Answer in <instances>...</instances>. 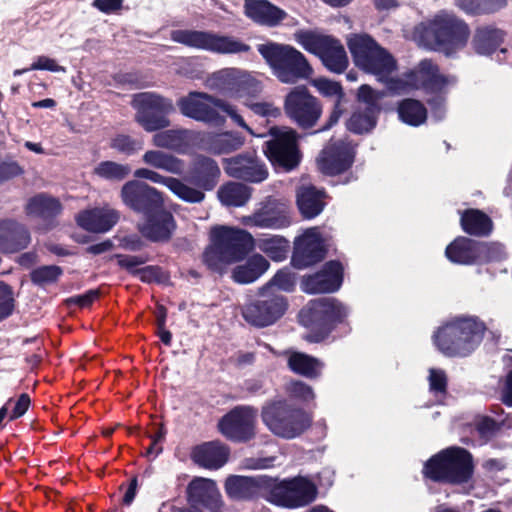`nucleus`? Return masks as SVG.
Listing matches in <instances>:
<instances>
[{"label": "nucleus", "instance_id": "obj_12", "mask_svg": "<svg viewBox=\"0 0 512 512\" xmlns=\"http://www.w3.org/2000/svg\"><path fill=\"white\" fill-rule=\"evenodd\" d=\"M504 247L497 242H483L458 236L445 249L447 259L459 265H483L504 258Z\"/></svg>", "mask_w": 512, "mask_h": 512}, {"label": "nucleus", "instance_id": "obj_26", "mask_svg": "<svg viewBox=\"0 0 512 512\" xmlns=\"http://www.w3.org/2000/svg\"><path fill=\"white\" fill-rule=\"evenodd\" d=\"M287 309V299L281 295H273L246 305L243 317L245 320H279Z\"/></svg>", "mask_w": 512, "mask_h": 512}, {"label": "nucleus", "instance_id": "obj_13", "mask_svg": "<svg viewBox=\"0 0 512 512\" xmlns=\"http://www.w3.org/2000/svg\"><path fill=\"white\" fill-rule=\"evenodd\" d=\"M298 139L293 128L271 129V139L264 143L263 151L274 168L289 172L298 167L302 159Z\"/></svg>", "mask_w": 512, "mask_h": 512}, {"label": "nucleus", "instance_id": "obj_4", "mask_svg": "<svg viewBox=\"0 0 512 512\" xmlns=\"http://www.w3.org/2000/svg\"><path fill=\"white\" fill-rule=\"evenodd\" d=\"M257 51L281 83L293 84L313 73L306 56L292 45L268 41L258 44Z\"/></svg>", "mask_w": 512, "mask_h": 512}, {"label": "nucleus", "instance_id": "obj_48", "mask_svg": "<svg viewBox=\"0 0 512 512\" xmlns=\"http://www.w3.org/2000/svg\"><path fill=\"white\" fill-rule=\"evenodd\" d=\"M95 174L107 180L121 181L131 172L130 166L114 161H102L94 170Z\"/></svg>", "mask_w": 512, "mask_h": 512}, {"label": "nucleus", "instance_id": "obj_49", "mask_svg": "<svg viewBox=\"0 0 512 512\" xmlns=\"http://www.w3.org/2000/svg\"><path fill=\"white\" fill-rule=\"evenodd\" d=\"M330 35L317 34L308 30H299L294 34L295 40L308 52L318 55Z\"/></svg>", "mask_w": 512, "mask_h": 512}, {"label": "nucleus", "instance_id": "obj_5", "mask_svg": "<svg viewBox=\"0 0 512 512\" xmlns=\"http://www.w3.org/2000/svg\"><path fill=\"white\" fill-rule=\"evenodd\" d=\"M261 419L274 435L294 439L311 425L310 416L302 409L282 399L267 401L261 409Z\"/></svg>", "mask_w": 512, "mask_h": 512}, {"label": "nucleus", "instance_id": "obj_9", "mask_svg": "<svg viewBox=\"0 0 512 512\" xmlns=\"http://www.w3.org/2000/svg\"><path fill=\"white\" fill-rule=\"evenodd\" d=\"M131 106L134 120L146 132H156L171 125L169 116L175 112L171 98L157 92H140L133 95Z\"/></svg>", "mask_w": 512, "mask_h": 512}, {"label": "nucleus", "instance_id": "obj_21", "mask_svg": "<svg viewBox=\"0 0 512 512\" xmlns=\"http://www.w3.org/2000/svg\"><path fill=\"white\" fill-rule=\"evenodd\" d=\"M355 156V147L350 142L337 140L322 150L318 160L319 168L325 175L336 176L352 167Z\"/></svg>", "mask_w": 512, "mask_h": 512}, {"label": "nucleus", "instance_id": "obj_14", "mask_svg": "<svg viewBox=\"0 0 512 512\" xmlns=\"http://www.w3.org/2000/svg\"><path fill=\"white\" fill-rule=\"evenodd\" d=\"M285 115L301 130L314 129L319 122L323 106L305 85L292 88L284 99Z\"/></svg>", "mask_w": 512, "mask_h": 512}, {"label": "nucleus", "instance_id": "obj_46", "mask_svg": "<svg viewBox=\"0 0 512 512\" xmlns=\"http://www.w3.org/2000/svg\"><path fill=\"white\" fill-rule=\"evenodd\" d=\"M168 189L187 203H201L205 199L204 190L190 186L178 178L173 177L169 180Z\"/></svg>", "mask_w": 512, "mask_h": 512}, {"label": "nucleus", "instance_id": "obj_8", "mask_svg": "<svg viewBox=\"0 0 512 512\" xmlns=\"http://www.w3.org/2000/svg\"><path fill=\"white\" fill-rule=\"evenodd\" d=\"M424 476L438 482L460 484L467 482L473 473L472 457L465 449L447 448L428 460Z\"/></svg>", "mask_w": 512, "mask_h": 512}, {"label": "nucleus", "instance_id": "obj_29", "mask_svg": "<svg viewBox=\"0 0 512 512\" xmlns=\"http://www.w3.org/2000/svg\"><path fill=\"white\" fill-rule=\"evenodd\" d=\"M325 197L324 189H317L313 185L301 186L296 194V204L301 216L308 220L317 217L326 205Z\"/></svg>", "mask_w": 512, "mask_h": 512}, {"label": "nucleus", "instance_id": "obj_44", "mask_svg": "<svg viewBox=\"0 0 512 512\" xmlns=\"http://www.w3.org/2000/svg\"><path fill=\"white\" fill-rule=\"evenodd\" d=\"M187 138L185 129H162L156 131L152 137V143L158 148L177 150L181 148Z\"/></svg>", "mask_w": 512, "mask_h": 512}, {"label": "nucleus", "instance_id": "obj_1", "mask_svg": "<svg viewBox=\"0 0 512 512\" xmlns=\"http://www.w3.org/2000/svg\"><path fill=\"white\" fill-rule=\"evenodd\" d=\"M122 202L140 216L137 230L152 243H168L177 228L173 213L166 207L164 194L140 180L126 182L120 191Z\"/></svg>", "mask_w": 512, "mask_h": 512}, {"label": "nucleus", "instance_id": "obj_19", "mask_svg": "<svg viewBox=\"0 0 512 512\" xmlns=\"http://www.w3.org/2000/svg\"><path fill=\"white\" fill-rule=\"evenodd\" d=\"M224 170L228 176L249 183H261L269 175L265 163L255 152L240 153L226 158Z\"/></svg>", "mask_w": 512, "mask_h": 512}, {"label": "nucleus", "instance_id": "obj_25", "mask_svg": "<svg viewBox=\"0 0 512 512\" xmlns=\"http://www.w3.org/2000/svg\"><path fill=\"white\" fill-rule=\"evenodd\" d=\"M244 14L254 23L269 28L282 24L288 13L269 0H244Z\"/></svg>", "mask_w": 512, "mask_h": 512}, {"label": "nucleus", "instance_id": "obj_38", "mask_svg": "<svg viewBox=\"0 0 512 512\" xmlns=\"http://www.w3.org/2000/svg\"><path fill=\"white\" fill-rule=\"evenodd\" d=\"M255 223L259 227L282 229L290 225L291 220L285 209L268 203L254 215Z\"/></svg>", "mask_w": 512, "mask_h": 512}, {"label": "nucleus", "instance_id": "obj_45", "mask_svg": "<svg viewBox=\"0 0 512 512\" xmlns=\"http://www.w3.org/2000/svg\"><path fill=\"white\" fill-rule=\"evenodd\" d=\"M379 113L370 109L353 112L346 123V127L355 134L368 133L376 126Z\"/></svg>", "mask_w": 512, "mask_h": 512}, {"label": "nucleus", "instance_id": "obj_62", "mask_svg": "<svg viewBox=\"0 0 512 512\" xmlns=\"http://www.w3.org/2000/svg\"><path fill=\"white\" fill-rule=\"evenodd\" d=\"M30 70H47L50 72H65V67L59 65L54 59L47 56H38L30 66Z\"/></svg>", "mask_w": 512, "mask_h": 512}, {"label": "nucleus", "instance_id": "obj_20", "mask_svg": "<svg viewBox=\"0 0 512 512\" xmlns=\"http://www.w3.org/2000/svg\"><path fill=\"white\" fill-rule=\"evenodd\" d=\"M256 417L253 407H236L221 419L219 429L230 440L248 441L255 435Z\"/></svg>", "mask_w": 512, "mask_h": 512}, {"label": "nucleus", "instance_id": "obj_54", "mask_svg": "<svg viewBox=\"0 0 512 512\" xmlns=\"http://www.w3.org/2000/svg\"><path fill=\"white\" fill-rule=\"evenodd\" d=\"M380 97L381 96L379 95V93H377L367 84L361 85L358 89L357 99L359 102H362L366 105L364 109H370L372 111L380 112Z\"/></svg>", "mask_w": 512, "mask_h": 512}, {"label": "nucleus", "instance_id": "obj_59", "mask_svg": "<svg viewBox=\"0 0 512 512\" xmlns=\"http://www.w3.org/2000/svg\"><path fill=\"white\" fill-rule=\"evenodd\" d=\"M271 283L281 290L291 292L295 287V277L290 271L286 269H280L273 276Z\"/></svg>", "mask_w": 512, "mask_h": 512}, {"label": "nucleus", "instance_id": "obj_40", "mask_svg": "<svg viewBox=\"0 0 512 512\" xmlns=\"http://www.w3.org/2000/svg\"><path fill=\"white\" fill-rule=\"evenodd\" d=\"M142 161L148 166L173 174H180L183 170L181 159L160 150L146 151L142 156Z\"/></svg>", "mask_w": 512, "mask_h": 512}, {"label": "nucleus", "instance_id": "obj_34", "mask_svg": "<svg viewBox=\"0 0 512 512\" xmlns=\"http://www.w3.org/2000/svg\"><path fill=\"white\" fill-rule=\"evenodd\" d=\"M269 266V261L263 255L254 254L244 264L233 269L232 278L240 284L252 283L264 274Z\"/></svg>", "mask_w": 512, "mask_h": 512}, {"label": "nucleus", "instance_id": "obj_47", "mask_svg": "<svg viewBox=\"0 0 512 512\" xmlns=\"http://www.w3.org/2000/svg\"><path fill=\"white\" fill-rule=\"evenodd\" d=\"M62 274L63 269L60 266L43 265L31 271L30 279L33 284L45 287L56 283Z\"/></svg>", "mask_w": 512, "mask_h": 512}, {"label": "nucleus", "instance_id": "obj_16", "mask_svg": "<svg viewBox=\"0 0 512 512\" xmlns=\"http://www.w3.org/2000/svg\"><path fill=\"white\" fill-rule=\"evenodd\" d=\"M327 253L325 241L317 228H309L295 238L290 263L295 269H307L321 263Z\"/></svg>", "mask_w": 512, "mask_h": 512}, {"label": "nucleus", "instance_id": "obj_35", "mask_svg": "<svg viewBox=\"0 0 512 512\" xmlns=\"http://www.w3.org/2000/svg\"><path fill=\"white\" fill-rule=\"evenodd\" d=\"M252 195V188L241 182L229 181L217 191L219 201L227 207L244 206Z\"/></svg>", "mask_w": 512, "mask_h": 512}, {"label": "nucleus", "instance_id": "obj_15", "mask_svg": "<svg viewBox=\"0 0 512 512\" xmlns=\"http://www.w3.org/2000/svg\"><path fill=\"white\" fill-rule=\"evenodd\" d=\"M317 488L305 477L278 480L269 477L267 500L278 506L297 508L313 502Z\"/></svg>", "mask_w": 512, "mask_h": 512}, {"label": "nucleus", "instance_id": "obj_22", "mask_svg": "<svg viewBox=\"0 0 512 512\" xmlns=\"http://www.w3.org/2000/svg\"><path fill=\"white\" fill-rule=\"evenodd\" d=\"M221 170L211 157L197 155L190 164L185 181L204 191H212L219 183Z\"/></svg>", "mask_w": 512, "mask_h": 512}, {"label": "nucleus", "instance_id": "obj_37", "mask_svg": "<svg viewBox=\"0 0 512 512\" xmlns=\"http://www.w3.org/2000/svg\"><path fill=\"white\" fill-rule=\"evenodd\" d=\"M189 496L207 506L218 507L220 494L213 480L196 478L188 486Z\"/></svg>", "mask_w": 512, "mask_h": 512}, {"label": "nucleus", "instance_id": "obj_50", "mask_svg": "<svg viewBox=\"0 0 512 512\" xmlns=\"http://www.w3.org/2000/svg\"><path fill=\"white\" fill-rule=\"evenodd\" d=\"M110 147L119 153L131 156L143 148V141L127 134H117L111 139Z\"/></svg>", "mask_w": 512, "mask_h": 512}, {"label": "nucleus", "instance_id": "obj_18", "mask_svg": "<svg viewBox=\"0 0 512 512\" xmlns=\"http://www.w3.org/2000/svg\"><path fill=\"white\" fill-rule=\"evenodd\" d=\"M344 280V267L339 260L325 262L316 273L302 277V290L308 294L337 292Z\"/></svg>", "mask_w": 512, "mask_h": 512}, {"label": "nucleus", "instance_id": "obj_52", "mask_svg": "<svg viewBox=\"0 0 512 512\" xmlns=\"http://www.w3.org/2000/svg\"><path fill=\"white\" fill-rule=\"evenodd\" d=\"M314 86L324 97H335V100L344 102L345 93L339 82L329 80L327 78H318L314 81Z\"/></svg>", "mask_w": 512, "mask_h": 512}, {"label": "nucleus", "instance_id": "obj_17", "mask_svg": "<svg viewBox=\"0 0 512 512\" xmlns=\"http://www.w3.org/2000/svg\"><path fill=\"white\" fill-rule=\"evenodd\" d=\"M409 78L417 89L438 97L447 94L449 87L458 83L457 76L441 73L439 65L431 59L421 60Z\"/></svg>", "mask_w": 512, "mask_h": 512}, {"label": "nucleus", "instance_id": "obj_53", "mask_svg": "<svg viewBox=\"0 0 512 512\" xmlns=\"http://www.w3.org/2000/svg\"><path fill=\"white\" fill-rule=\"evenodd\" d=\"M113 258L117 260V264L120 268L126 270L132 276H138L140 272L138 266L148 261L147 257L141 255L115 254Z\"/></svg>", "mask_w": 512, "mask_h": 512}, {"label": "nucleus", "instance_id": "obj_56", "mask_svg": "<svg viewBox=\"0 0 512 512\" xmlns=\"http://www.w3.org/2000/svg\"><path fill=\"white\" fill-rule=\"evenodd\" d=\"M139 278L145 283H163L168 279V274L165 273L162 267L158 265H149L139 269Z\"/></svg>", "mask_w": 512, "mask_h": 512}, {"label": "nucleus", "instance_id": "obj_64", "mask_svg": "<svg viewBox=\"0 0 512 512\" xmlns=\"http://www.w3.org/2000/svg\"><path fill=\"white\" fill-rule=\"evenodd\" d=\"M246 105L253 113L262 117H276L279 114V109L274 107L271 103L249 102Z\"/></svg>", "mask_w": 512, "mask_h": 512}, {"label": "nucleus", "instance_id": "obj_57", "mask_svg": "<svg viewBox=\"0 0 512 512\" xmlns=\"http://www.w3.org/2000/svg\"><path fill=\"white\" fill-rule=\"evenodd\" d=\"M429 387L435 394H444L447 388V376L443 370L431 368L429 370Z\"/></svg>", "mask_w": 512, "mask_h": 512}, {"label": "nucleus", "instance_id": "obj_60", "mask_svg": "<svg viewBox=\"0 0 512 512\" xmlns=\"http://www.w3.org/2000/svg\"><path fill=\"white\" fill-rule=\"evenodd\" d=\"M23 173L24 170L17 161L0 162V183L9 181Z\"/></svg>", "mask_w": 512, "mask_h": 512}, {"label": "nucleus", "instance_id": "obj_27", "mask_svg": "<svg viewBox=\"0 0 512 512\" xmlns=\"http://www.w3.org/2000/svg\"><path fill=\"white\" fill-rule=\"evenodd\" d=\"M119 216L114 210H103L92 208L80 211L75 221L82 229L93 233H104L109 231L117 222Z\"/></svg>", "mask_w": 512, "mask_h": 512}, {"label": "nucleus", "instance_id": "obj_11", "mask_svg": "<svg viewBox=\"0 0 512 512\" xmlns=\"http://www.w3.org/2000/svg\"><path fill=\"white\" fill-rule=\"evenodd\" d=\"M355 65L365 72L387 76L396 69L393 56L370 35H354L347 42Z\"/></svg>", "mask_w": 512, "mask_h": 512}, {"label": "nucleus", "instance_id": "obj_23", "mask_svg": "<svg viewBox=\"0 0 512 512\" xmlns=\"http://www.w3.org/2000/svg\"><path fill=\"white\" fill-rule=\"evenodd\" d=\"M269 476L255 477L233 475L226 479L225 490L232 499L247 500L262 496L267 500Z\"/></svg>", "mask_w": 512, "mask_h": 512}, {"label": "nucleus", "instance_id": "obj_31", "mask_svg": "<svg viewBox=\"0 0 512 512\" xmlns=\"http://www.w3.org/2000/svg\"><path fill=\"white\" fill-rule=\"evenodd\" d=\"M317 56L326 69L336 74L343 73L349 65L344 46L333 36L328 37Z\"/></svg>", "mask_w": 512, "mask_h": 512}, {"label": "nucleus", "instance_id": "obj_28", "mask_svg": "<svg viewBox=\"0 0 512 512\" xmlns=\"http://www.w3.org/2000/svg\"><path fill=\"white\" fill-rule=\"evenodd\" d=\"M229 450L220 442H206L196 446L191 453L192 460L208 469H218L228 460Z\"/></svg>", "mask_w": 512, "mask_h": 512}, {"label": "nucleus", "instance_id": "obj_61", "mask_svg": "<svg viewBox=\"0 0 512 512\" xmlns=\"http://www.w3.org/2000/svg\"><path fill=\"white\" fill-rule=\"evenodd\" d=\"M288 392L295 398L303 401H310L314 399V392L312 388L301 381H293L288 385Z\"/></svg>", "mask_w": 512, "mask_h": 512}, {"label": "nucleus", "instance_id": "obj_55", "mask_svg": "<svg viewBox=\"0 0 512 512\" xmlns=\"http://www.w3.org/2000/svg\"><path fill=\"white\" fill-rule=\"evenodd\" d=\"M14 297L11 287L0 281V320L9 317L14 310Z\"/></svg>", "mask_w": 512, "mask_h": 512}, {"label": "nucleus", "instance_id": "obj_3", "mask_svg": "<svg viewBox=\"0 0 512 512\" xmlns=\"http://www.w3.org/2000/svg\"><path fill=\"white\" fill-rule=\"evenodd\" d=\"M176 105L183 116L215 127L223 126L226 122V117L219 113L218 110H220L238 126L252 133L251 128L233 105L206 92L191 91L180 97Z\"/></svg>", "mask_w": 512, "mask_h": 512}, {"label": "nucleus", "instance_id": "obj_2", "mask_svg": "<svg viewBox=\"0 0 512 512\" xmlns=\"http://www.w3.org/2000/svg\"><path fill=\"white\" fill-rule=\"evenodd\" d=\"M211 244L203 252V263L221 273L228 264L243 260L254 247L252 235L243 229L215 226L210 232Z\"/></svg>", "mask_w": 512, "mask_h": 512}, {"label": "nucleus", "instance_id": "obj_24", "mask_svg": "<svg viewBox=\"0 0 512 512\" xmlns=\"http://www.w3.org/2000/svg\"><path fill=\"white\" fill-rule=\"evenodd\" d=\"M31 243L28 227L11 218L0 219V252L15 254L25 250Z\"/></svg>", "mask_w": 512, "mask_h": 512}, {"label": "nucleus", "instance_id": "obj_43", "mask_svg": "<svg viewBox=\"0 0 512 512\" xmlns=\"http://www.w3.org/2000/svg\"><path fill=\"white\" fill-rule=\"evenodd\" d=\"M259 249L275 262L287 258L290 250V242L283 236L274 235L259 239Z\"/></svg>", "mask_w": 512, "mask_h": 512}, {"label": "nucleus", "instance_id": "obj_32", "mask_svg": "<svg viewBox=\"0 0 512 512\" xmlns=\"http://www.w3.org/2000/svg\"><path fill=\"white\" fill-rule=\"evenodd\" d=\"M26 212L28 215L44 220L51 227L56 217L62 212V205L57 198L38 194L29 199Z\"/></svg>", "mask_w": 512, "mask_h": 512}, {"label": "nucleus", "instance_id": "obj_33", "mask_svg": "<svg viewBox=\"0 0 512 512\" xmlns=\"http://www.w3.org/2000/svg\"><path fill=\"white\" fill-rule=\"evenodd\" d=\"M506 33L493 26L478 27L472 39V46L480 55H491L503 43Z\"/></svg>", "mask_w": 512, "mask_h": 512}, {"label": "nucleus", "instance_id": "obj_10", "mask_svg": "<svg viewBox=\"0 0 512 512\" xmlns=\"http://www.w3.org/2000/svg\"><path fill=\"white\" fill-rule=\"evenodd\" d=\"M483 322H447L434 336L435 344L448 356H464L480 343Z\"/></svg>", "mask_w": 512, "mask_h": 512}, {"label": "nucleus", "instance_id": "obj_6", "mask_svg": "<svg viewBox=\"0 0 512 512\" xmlns=\"http://www.w3.org/2000/svg\"><path fill=\"white\" fill-rule=\"evenodd\" d=\"M468 25L454 15L436 16L420 34L421 41L430 49L446 55L464 47L468 41Z\"/></svg>", "mask_w": 512, "mask_h": 512}, {"label": "nucleus", "instance_id": "obj_51", "mask_svg": "<svg viewBox=\"0 0 512 512\" xmlns=\"http://www.w3.org/2000/svg\"><path fill=\"white\" fill-rule=\"evenodd\" d=\"M307 332L304 334V339L311 343H317L325 338L334 329V322H303Z\"/></svg>", "mask_w": 512, "mask_h": 512}, {"label": "nucleus", "instance_id": "obj_36", "mask_svg": "<svg viewBox=\"0 0 512 512\" xmlns=\"http://www.w3.org/2000/svg\"><path fill=\"white\" fill-rule=\"evenodd\" d=\"M288 367L296 374L307 378H316L320 375L323 363L310 355L301 352H286Z\"/></svg>", "mask_w": 512, "mask_h": 512}, {"label": "nucleus", "instance_id": "obj_7", "mask_svg": "<svg viewBox=\"0 0 512 512\" xmlns=\"http://www.w3.org/2000/svg\"><path fill=\"white\" fill-rule=\"evenodd\" d=\"M170 38L186 47L218 55L246 54L252 51L251 46L240 38L210 30L178 29L171 31Z\"/></svg>", "mask_w": 512, "mask_h": 512}, {"label": "nucleus", "instance_id": "obj_42", "mask_svg": "<svg viewBox=\"0 0 512 512\" xmlns=\"http://www.w3.org/2000/svg\"><path fill=\"white\" fill-rule=\"evenodd\" d=\"M245 143V137L236 131H225L216 134L210 142L214 154H229L239 150Z\"/></svg>", "mask_w": 512, "mask_h": 512}, {"label": "nucleus", "instance_id": "obj_63", "mask_svg": "<svg viewBox=\"0 0 512 512\" xmlns=\"http://www.w3.org/2000/svg\"><path fill=\"white\" fill-rule=\"evenodd\" d=\"M123 0H93L92 6L98 11L110 15L123 8Z\"/></svg>", "mask_w": 512, "mask_h": 512}, {"label": "nucleus", "instance_id": "obj_41", "mask_svg": "<svg viewBox=\"0 0 512 512\" xmlns=\"http://www.w3.org/2000/svg\"><path fill=\"white\" fill-rule=\"evenodd\" d=\"M311 310L320 314L322 320H344L349 316L348 308L334 298H322L311 301Z\"/></svg>", "mask_w": 512, "mask_h": 512}, {"label": "nucleus", "instance_id": "obj_58", "mask_svg": "<svg viewBox=\"0 0 512 512\" xmlns=\"http://www.w3.org/2000/svg\"><path fill=\"white\" fill-rule=\"evenodd\" d=\"M339 100H335L332 110L329 113L326 121L318 129L313 130L312 134L322 133L332 129L340 120L344 113V108Z\"/></svg>", "mask_w": 512, "mask_h": 512}, {"label": "nucleus", "instance_id": "obj_30", "mask_svg": "<svg viewBox=\"0 0 512 512\" xmlns=\"http://www.w3.org/2000/svg\"><path fill=\"white\" fill-rule=\"evenodd\" d=\"M460 226L467 235L488 237L494 229L491 217L477 208H468L460 213Z\"/></svg>", "mask_w": 512, "mask_h": 512}, {"label": "nucleus", "instance_id": "obj_39", "mask_svg": "<svg viewBox=\"0 0 512 512\" xmlns=\"http://www.w3.org/2000/svg\"><path fill=\"white\" fill-rule=\"evenodd\" d=\"M399 119L410 126H420L427 120V109L424 104L413 98H405L398 102Z\"/></svg>", "mask_w": 512, "mask_h": 512}]
</instances>
